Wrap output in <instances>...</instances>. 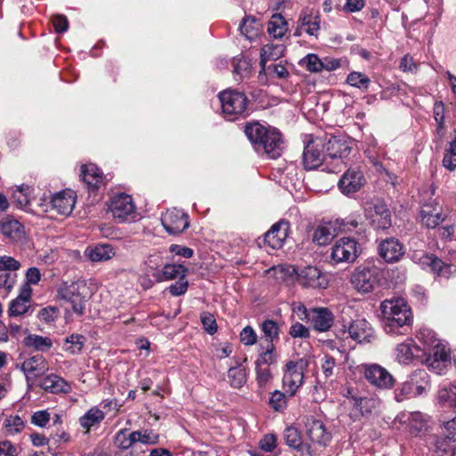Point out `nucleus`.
<instances>
[{
  "instance_id": "nucleus-1",
  "label": "nucleus",
  "mask_w": 456,
  "mask_h": 456,
  "mask_svg": "<svg viewBox=\"0 0 456 456\" xmlns=\"http://www.w3.org/2000/svg\"><path fill=\"white\" fill-rule=\"evenodd\" d=\"M245 134L257 151L265 152L271 159L281 155L284 141L278 129L254 122L246 126Z\"/></svg>"
},
{
  "instance_id": "nucleus-2",
  "label": "nucleus",
  "mask_w": 456,
  "mask_h": 456,
  "mask_svg": "<svg viewBox=\"0 0 456 456\" xmlns=\"http://www.w3.org/2000/svg\"><path fill=\"white\" fill-rule=\"evenodd\" d=\"M380 310L384 317V330L387 334H403L412 322L411 308L403 298L383 301Z\"/></svg>"
},
{
  "instance_id": "nucleus-3",
  "label": "nucleus",
  "mask_w": 456,
  "mask_h": 456,
  "mask_svg": "<svg viewBox=\"0 0 456 456\" xmlns=\"http://www.w3.org/2000/svg\"><path fill=\"white\" fill-rule=\"evenodd\" d=\"M419 339L422 343V361L434 367L435 363L446 362L450 360L449 349L436 338L435 332L423 329L419 331Z\"/></svg>"
},
{
  "instance_id": "nucleus-4",
  "label": "nucleus",
  "mask_w": 456,
  "mask_h": 456,
  "mask_svg": "<svg viewBox=\"0 0 456 456\" xmlns=\"http://www.w3.org/2000/svg\"><path fill=\"white\" fill-rule=\"evenodd\" d=\"M380 276V269L373 263L368 262L354 270L350 282L357 292L367 294L374 291L379 287Z\"/></svg>"
},
{
  "instance_id": "nucleus-5",
  "label": "nucleus",
  "mask_w": 456,
  "mask_h": 456,
  "mask_svg": "<svg viewBox=\"0 0 456 456\" xmlns=\"http://www.w3.org/2000/svg\"><path fill=\"white\" fill-rule=\"evenodd\" d=\"M429 388L430 382L428 372L425 370H417L395 390V399L400 403L421 395Z\"/></svg>"
},
{
  "instance_id": "nucleus-6",
  "label": "nucleus",
  "mask_w": 456,
  "mask_h": 456,
  "mask_svg": "<svg viewBox=\"0 0 456 456\" xmlns=\"http://www.w3.org/2000/svg\"><path fill=\"white\" fill-rule=\"evenodd\" d=\"M222 111L227 120L233 121L248 113V101L243 93L225 90L218 94Z\"/></svg>"
},
{
  "instance_id": "nucleus-7",
  "label": "nucleus",
  "mask_w": 456,
  "mask_h": 456,
  "mask_svg": "<svg viewBox=\"0 0 456 456\" xmlns=\"http://www.w3.org/2000/svg\"><path fill=\"white\" fill-rule=\"evenodd\" d=\"M325 143V152L328 157V162H334V167H329V172L337 173L341 171L344 165L343 159L347 158L352 151V142L341 136H330L328 139H323Z\"/></svg>"
},
{
  "instance_id": "nucleus-8",
  "label": "nucleus",
  "mask_w": 456,
  "mask_h": 456,
  "mask_svg": "<svg viewBox=\"0 0 456 456\" xmlns=\"http://www.w3.org/2000/svg\"><path fill=\"white\" fill-rule=\"evenodd\" d=\"M108 208L113 218L119 223H131L138 217L132 197L126 193L113 196L110 200Z\"/></svg>"
},
{
  "instance_id": "nucleus-9",
  "label": "nucleus",
  "mask_w": 456,
  "mask_h": 456,
  "mask_svg": "<svg viewBox=\"0 0 456 456\" xmlns=\"http://www.w3.org/2000/svg\"><path fill=\"white\" fill-rule=\"evenodd\" d=\"M361 252V246L354 238L342 237L332 246L330 258L336 264L354 263Z\"/></svg>"
},
{
  "instance_id": "nucleus-10",
  "label": "nucleus",
  "mask_w": 456,
  "mask_h": 456,
  "mask_svg": "<svg viewBox=\"0 0 456 456\" xmlns=\"http://www.w3.org/2000/svg\"><path fill=\"white\" fill-rule=\"evenodd\" d=\"M309 361L306 358H301L297 362L289 361L287 362L282 383L286 393H288L289 396H293L302 386L304 370L307 369Z\"/></svg>"
},
{
  "instance_id": "nucleus-11",
  "label": "nucleus",
  "mask_w": 456,
  "mask_h": 456,
  "mask_svg": "<svg viewBox=\"0 0 456 456\" xmlns=\"http://www.w3.org/2000/svg\"><path fill=\"white\" fill-rule=\"evenodd\" d=\"M57 298L70 305L74 314L82 316L85 314L86 299L80 292V285L77 282L70 284L64 282L57 289Z\"/></svg>"
},
{
  "instance_id": "nucleus-12",
  "label": "nucleus",
  "mask_w": 456,
  "mask_h": 456,
  "mask_svg": "<svg viewBox=\"0 0 456 456\" xmlns=\"http://www.w3.org/2000/svg\"><path fill=\"white\" fill-rule=\"evenodd\" d=\"M412 259L423 269L429 268L433 273L443 278H449L456 273V265L446 264L433 254L415 252L412 255Z\"/></svg>"
},
{
  "instance_id": "nucleus-13",
  "label": "nucleus",
  "mask_w": 456,
  "mask_h": 456,
  "mask_svg": "<svg viewBox=\"0 0 456 456\" xmlns=\"http://www.w3.org/2000/svg\"><path fill=\"white\" fill-rule=\"evenodd\" d=\"M324 147V140L321 137L311 140L305 145L303 152V164L305 169H315L322 163L329 165Z\"/></svg>"
},
{
  "instance_id": "nucleus-14",
  "label": "nucleus",
  "mask_w": 456,
  "mask_h": 456,
  "mask_svg": "<svg viewBox=\"0 0 456 456\" xmlns=\"http://www.w3.org/2000/svg\"><path fill=\"white\" fill-rule=\"evenodd\" d=\"M297 281L303 288L324 289L329 281L324 273L316 266L307 265L295 270Z\"/></svg>"
},
{
  "instance_id": "nucleus-15",
  "label": "nucleus",
  "mask_w": 456,
  "mask_h": 456,
  "mask_svg": "<svg viewBox=\"0 0 456 456\" xmlns=\"http://www.w3.org/2000/svg\"><path fill=\"white\" fill-rule=\"evenodd\" d=\"M20 370L26 377L28 386L31 387L37 378L48 371V362L43 355H33L21 362Z\"/></svg>"
},
{
  "instance_id": "nucleus-16",
  "label": "nucleus",
  "mask_w": 456,
  "mask_h": 456,
  "mask_svg": "<svg viewBox=\"0 0 456 456\" xmlns=\"http://www.w3.org/2000/svg\"><path fill=\"white\" fill-rule=\"evenodd\" d=\"M161 224L171 235L182 233L190 225L188 215L176 208L168 209L163 214Z\"/></svg>"
},
{
  "instance_id": "nucleus-17",
  "label": "nucleus",
  "mask_w": 456,
  "mask_h": 456,
  "mask_svg": "<svg viewBox=\"0 0 456 456\" xmlns=\"http://www.w3.org/2000/svg\"><path fill=\"white\" fill-rule=\"evenodd\" d=\"M305 433L312 442L326 446L331 440V434L323 422L312 415L303 417Z\"/></svg>"
},
{
  "instance_id": "nucleus-18",
  "label": "nucleus",
  "mask_w": 456,
  "mask_h": 456,
  "mask_svg": "<svg viewBox=\"0 0 456 456\" xmlns=\"http://www.w3.org/2000/svg\"><path fill=\"white\" fill-rule=\"evenodd\" d=\"M320 16L312 10L304 9L297 21V27L294 32L295 37H300L303 32L309 36L317 37L320 31Z\"/></svg>"
},
{
  "instance_id": "nucleus-19",
  "label": "nucleus",
  "mask_w": 456,
  "mask_h": 456,
  "mask_svg": "<svg viewBox=\"0 0 456 456\" xmlns=\"http://www.w3.org/2000/svg\"><path fill=\"white\" fill-rule=\"evenodd\" d=\"M364 377L371 385L380 389L391 388L395 384L393 376L378 364L365 366Z\"/></svg>"
},
{
  "instance_id": "nucleus-20",
  "label": "nucleus",
  "mask_w": 456,
  "mask_h": 456,
  "mask_svg": "<svg viewBox=\"0 0 456 456\" xmlns=\"http://www.w3.org/2000/svg\"><path fill=\"white\" fill-rule=\"evenodd\" d=\"M364 183V175L358 168H349L341 176L338 185L342 193L349 195L358 191Z\"/></svg>"
},
{
  "instance_id": "nucleus-21",
  "label": "nucleus",
  "mask_w": 456,
  "mask_h": 456,
  "mask_svg": "<svg viewBox=\"0 0 456 456\" xmlns=\"http://www.w3.org/2000/svg\"><path fill=\"white\" fill-rule=\"evenodd\" d=\"M395 355L399 363L409 364L413 359L422 360V347L409 338L395 346Z\"/></svg>"
},
{
  "instance_id": "nucleus-22",
  "label": "nucleus",
  "mask_w": 456,
  "mask_h": 456,
  "mask_svg": "<svg viewBox=\"0 0 456 456\" xmlns=\"http://www.w3.org/2000/svg\"><path fill=\"white\" fill-rule=\"evenodd\" d=\"M289 230V224L288 221H279L265 233V243L273 249L281 248L288 237Z\"/></svg>"
},
{
  "instance_id": "nucleus-23",
  "label": "nucleus",
  "mask_w": 456,
  "mask_h": 456,
  "mask_svg": "<svg viewBox=\"0 0 456 456\" xmlns=\"http://www.w3.org/2000/svg\"><path fill=\"white\" fill-rule=\"evenodd\" d=\"M76 197L72 191H63L54 194L51 200L52 210L61 216H69L73 211Z\"/></svg>"
},
{
  "instance_id": "nucleus-24",
  "label": "nucleus",
  "mask_w": 456,
  "mask_h": 456,
  "mask_svg": "<svg viewBox=\"0 0 456 456\" xmlns=\"http://www.w3.org/2000/svg\"><path fill=\"white\" fill-rule=\"evenodd\" d=\"M379 250L380 256L387 263L397 262L404 255L403 244L395 238L382 240L379 244Z\"/></svg>"
},
{
  "instance_id": "nucleus-25",
  "label": "nucleus",
  "mask_w": 456,
  "mask_h": 456,
  "mask_svg": "<svg viewBox=\"0 0 456 456\" xmlns=\"http://www.w3.org/2000/svg\"><path fill=\"white\" fill-rule=\"evenodd\" d=\"M309 322L313 328L319 332L329 330L334 322L332 312L326 307L311 308Z\"/></svg>"
},
{
  "instance_id": "nucleus-26",
  "label": "nucleus",
  "mask_w": 456,
  "mask_h": 456,
  "mask_svg": "<svg viewBox=\"0 0 456 456\" xmlns=\"http://www.w3.org/2000/svg\"><path fill=\"white\" fill-rule=\"evenodd\" d=\"M0 232L12 240H21L25 235L23 225L11 216H0Z\"/></svg>"
},
{
  "instance_id": "nucleus-27",
  "label": "nucleus",
  "mask_w": 456,
  "mask_h": 456,
  "mask_svg": "<svg viewBox=\"0 0 456 456\" xmlns=\"http://www.w3.org/2000/svg\"><path fill=\"white\" fill-rule=\"evenodd\" d=\"M38 386L51 394H69L71 392V386L64 379L54 373L45 376L40 380Z\"/></svg>"
},
{
  "instance_id": "nucleus-28",
  "label": "nucleus",
  "mask_w": 456,
  "mask_h": 456,
  "mask_svg": "<svg viewBox=\"0 0 456 456\" xmlns=\"http://www.w3.org/2000/svg\"><path fill=\"white\" fill-rule=\"evenodd\" d=\"M348 333L359 343L370 342L373 338V329L365 319L354 320L348 327Z\"/></svg>"
},
{
  "instance_id": "nucleus-29",
  "label": "nucleus",
  "mask_w": 456,
  "mask_h": 456,
  "mask_svg": "<svg viewBox=\"0 0 456 456\" xmlns=\"http://www.w3.org/2000/svg\"><path fill=\"white\" fill-rule=\"evenodd\" d=\"M350 403L354 410L359 411L362 417H369L378 411L380 406V400L375 397L352 395Z\"/></svg>"
},
{
  "instance_id": "nucleus-30",
  "label": "nucleus",
  "mask_w": 456,
  "mask_h": 456,
  "mask_svg": "<svg viewBox=\"0 0 456 456\" xmlns=\"http://www.w3.org/2000/svg\"><path fill=\"white\" fill-rule=\"evenodd\" d=\"M188 268L181 264H165L161 271L152 273L151 275L154 277L156 281L161 282L164 281H169L175 278L186 277Z\"/></svg>"
},
{
  "instance_id": "nucleus-31",
  "label": "nucleus",
  "mask_w": 456,
  "mask_h": 456,
  "mask_svg": "<svg viewBox=\"0 0 456 456\" xmlns=\"http://www.w3.org/2000/svg\"><path fill=\"white\" fill-rule=\"evenodd\" d=\"M81 176L91 191H96L103 184L102 173L94 164L83 165L81 167Z\"/></svg>"
},
{
  "instance_id": "nucleus-32",
  "label": "nucleus",
  "mask_w": 456,
  "mask_h": 456,
  "mask_svg": "<svg viewBox=\"0 0 456 456\" xmlns=\"http://www.w3.org/2000/svg\"><path fill=\"white\" fill-rule=\"evenodd\" d=\"M85 255L93 262H103L115 256V248L110 244H97L87 248Z\"/></svg>"
},
{
  "instance_id": "nucleus-33",
  "label": "nucleus",
  "mask_w": 456,
  "mask_h": 456,
  "mask_svg": "<svg viewBox=\"0 0 456 456\" xmlns=\"http://www.w3.org/2000/svg\"><path fill=\"white\" fill-rule=\"evenodd\" d=\"M240 31L248 41L256 39L263 31V26L259 20L252 16H246L240 25Z\"/></svg>"
},
{
  "instance_id": "nucleus-34",
  "label": "nucleus",
  "mask_w": 456,
  "mask_h": 456,
  "mask_svg": "<svg viewBox=\"0 0 456 456\" xmlns=\"http://www.w3.org/2000/svg\"><path fill=\"white\" fill-rule=\"evenodd\" d=\"M372 223L377 229L385 230L391 226V214L386 204L379 202L374 205Z\"/></svg>"
},
{
  "instance_id": "nucleus-35",
  "label": "nucleus",
  "mask_w": 456,
  "mask_h": 456,
  "mask_svg": "<svg viewBox=\"0 0 456 456\" xmlns=\"http://www.w3.org/2000/svg\"><path fill=\"white\" fill-rule=\"evenodd\" d=\"M285 51V46L282 44H268L263 46L260 55V66L263 70H265V65L269 61H276L280 59Z\"/></svg>"
},
{
  "instance_id": "nucleus-36",
  "label": "nucleus",
  "mask_w": 456,
  "mask_h": 456,
  "mask_svg": "<svg viewBox=\"0 0 456 456\" xmlns=\"http://www.w3.org/2000/svg\"><path fill=\"white\" fill-rule=\"evenodd\" d=\"M421 223L428 228H436L443 221L444 217L437 208L425 206L420 210Z\"/></svg>"
},
{
  "instance_id": "nucleus-37",
  "label": "nucleus",
  "mask_w": 456,
  "mask_h": 456,
  "mask_svg": "<svg viewBox=\"0 0 456 456\" xmlns=\"http://www.w3.org/2000/svg\"><path fill=\"white\" fill-rule=\"evenodd\" d=\"M104 418L105 413L102 411L97 407H93L79 418V424L88 431L92 427L102 422Z\"/></svg>"
},
{
  "instance_id": "nucleus-38",
  "label": "nucleus",
  "mask_w": 456,
  "mask_h": 456,
  "mask_svg": "<svg viewBox=\"0 0 456 456\" xmlns=\"http://www.w3.org/2000/svg\"><path fill=\"white\" fill-rule=\"evenodd\" d=\"M288 30V24L279 14L273 15L268 22L267 31L273 38H281Z\"/></svg>"
},
{
  "instance_id": "nucleus-39",
  "label": "nucleus",
  "mask_w": 456,
  "mask_h": 456,
  "mask_svg": "<svg viewBox=\"0 0 456 456\" xmlns=\"http://www.w3.org/2000/svg\"><path fill=\"white\" fill-rule=\"evenodd\" d=\"M24 345L37 351L46 352L53 346L52 339L36 334H29L24 338Z\"/></svg>"
},
{
  "instance_id": "nucleus-40",
  "label": "nucleus",
  "mask_w": 456,
  "mask_h": 456,
  "mask_svg": "<svg viewBox=\"0 0 456 456\" xmlns=\"http://www.w3.org/2000/svg\"><path fill=\"white\" fill-rule=\"evenodd\" d=\"M86 341L85 336L73 333L65 338L63 349L71 354H78L82 352Z\"/></svg>"
},
{
  "instance_id": "nucleus-41",
  "label": "nucleus",
  "mask_w": 456,
  "mask_h": 456,
  "mask_svg": "<svg viewBox=\"0 0 456 456\" xmlns=\"http://www.w3.org/2000/svg\"><path fill=\"white\" fill-rule=\"evenodd\" d=\"M228 381L233 388H241L247 381L246 369L241 366L231 367L227 373Z\"/></svg>"
},
{
  "instance_id": "nucleus-42",
  "label": "nucleus",
  "mask_w": 456,
  "mask_h": 456,
  "mask_svg": "<svg viewBox=\"0 0 456 456\" xmlns=\"http://www.w3.org/2000/svg\"><path fill=\"white\" fill-rule=\"evenodd\" d=\"M428 419L419 411L411 412L409 417V428L411 434L415 436L425 431L428 428Z\"/></svg>"
},
{
  "instance_id": "nucleus-43",
  "label": "nucleus",
  "mask_w": 456,
  "mask_h": 456,
  "mask_svg": "<svg viewBox=\"0 0 456 456\" xmlns=\"http://www.w3.org/2000/svg\"><path fill=\"white\" fill-rule=\"evenodd\" d=\"M334 236V230L330 225H319L314 231L313 241L322 246L328 244Z\"/></svg>"
},
{
  "instance_id": "nucleus-44",
  "label": "nucleus",
  "mask_w": 456,
  "mask_h": 456,
  "mask_svg": "<svg viewBox=\"0 0 456 456\" xmlns=\"http://www.w3.org/2000/svg\"><path fill=\"white\" fill-rule=\"evenodd\" d=\"M320 368L326 379L337 375L338 367L335 357L330 354H323L320 359Z\"/></svg>"
},
{
  "instance_id": "nucleus-45",
  "label": "nucleus",
  "mask_w": 456,
  "mask_h": 456,
  "mask_svg": "<svg viewBox=\"0 0 456 456\" xmlns=\"http://www.w3.org/2000/svg\"><path fill=\"white\" fill-rule=\"evenodd\" d=\"M453 440L444 437H436L435 440V452L437 456H454L455 447Z\"/></svg>"
},
{
  "instance_id": "nucleus-46",
  "label": "nucleus",
  "mask_w": 456,
  "mask_h": 456,
  "mask_svg": "<svg viewBox=\"0 0 456 456\" xmlns=\"http://www.w3.org/2000/svg\"><path fill=\"white\" fill-rule=\"evenodd\" d=\"M265 74L269 77H273L277 78H286L289 77V71L285 65L281 62L280 63H271L269 65H265V70L259 71V75Z\"/></svg>"
},
{
  "instance_id": "nucleus-47",
  "label": "nucleus",
  "mask_w": 456,
  "mask_h": 456,
  "mask_svg": "<svg viewBox=\"0 0 456 456\" xmlns=\"http://www.w3.org/2000/svg\"><path fill=\"white\" fill-rule=\"evenodd\" d=\"M277 354L274 351V346L273 343L267 344L265 351L261 353L255 362V365H272L277 361Z\"/></svg>"
},
{
  "instance_id": "nucleus-48",
  "label": "nucleus",
  "mask_w": 456,
  "mask_h": 456,
  "mask_svg": "<svg viewBox=\"0 0 456 456\" xmlns=\"http://www.w3.org/2000/svg\"><path fill=\"white\" fill-rule=\"evenodd\" d=\"M132 439L135 440V443L140 442L144 444H155L159 442V435L148 429L134 431L132 432Z\"/></svg>"
},
{
  "instance_id": "nucleus-49",
  "label": "nucleus",
  "mask_w": 456,
  "mask_h": 456,
  "mask_svg": "<svg viewBox=\"0 0 456 456\" xmlns=\"http://www.w3.org/2000/svg\"><path fill=\"white\" fill-rule=\"evenodd\" d=\"M346 81L350 86L359 89H367L370 82L366 75L356 71L351 72L347 76Z\"/></svg>"
},
{
  "instance_id": "nucleus-50",
  "label": "nucleus",
  "mask_w": 456,
  "mask_h": 456,
  "mask_svg": "<svg viewBox=\"0 0 456 456\" xmlns=\"http://www.w3.org/2000/svg\"><path fill=\"white\" fill-rule=\"evenodd\" d=\"M4 426L8 434L13 435L22 430L24 421L18 415H10L5 419Z\"/></svg>"
},
{
  "instance_id": "nucleus-51",
  "label": "nucleus",
  "mask_w": 456,
  "mask_h": 456,
  "mask_svg": "<svg viewBox=\"0 0 456 456\" xmlns=\"http://www.w3.org/2000/svg\"><path fill=\"white\" fill-rule=\"evenodd\" d=\"M301 62L310 72L318 73L323 71L322 59H320L317 54L309 53L301 61Z\"/></svg>"
},
{
  "instance_id": "nucleus-52",
  "label": "nucleus",
  "mask_w": 456,
  "mask_h": 456,
  "mask_svg": "<svg viewBox=\"0 0 456 456\" xmlns=\"http://www.w3.org/2000/svg\"><path fill=\"white\" fill-rule=\"evenodd\" d=\"M262 330L266 336L267 344L273 343V339L279 338V326L273 320H266L262 323Z\"/></svg>"
},
{
  "instance_id": "nucleus-53",
  "label": "nucleus",
  "mask_w": 456,
  "mask_h": 456,
  "mask_svg": "<svg viewBox=\"0 0 456 456\" xmlns=\"http://www.w3.org/2000/svg\"><path fill=\"white\" fill-rule=\"evenodd\" d=\"M284 439L286 444L290 447L297 449L301 445V436L297 428L294 427H288L284 430Z\"/></svg>"
},
{
  "instance_id": "nucleus-54",
  "label": "nucleus",
  "mask_w": 456,
  "mask_h": 456,
  "mask_svg": "<svg viewBox=\"0 0 456 456\" xmlns=\"http://www.w3.org/2000/svg\"><path fill=\"white\" fill-rule=\"evenodd\" d=\"M269 405L275 411H283L287 406V398L284 393L275 390L269 398Z\"/></svg>"
},
{
  "instance_id": "nucleus-55",
  "label": "nucleus",
  "mask_w": 456,
  "mask_h": 456,
  "mask_svg": "<svg viewBox=\"0 0 456 456\" xmlns=\"http://www.w3.org/2000/svg\"><path fill=\"white\" fill-rule=\"evenodd\" d=\"M134 444H135V440L132 439V433H126V430L122 429L119 430L115 436V444L121 449H128Z\"/></svg>"
},
{
  "instance_id": "nucleus-56",
  "label": "nucleus",
  "mask_w": 456,
  "mask_h": 456,
  "mask_svg": "<svg viewBox=\"0 0 456 456\" xmlns=\"http://www.w3.org/2000/svg\"><path fill=\"white\" fill-rule=\"evenodd\" d=\"M256 382L259 387H264L269 383L273 378L271 370L268 367L256 365Z\"/></svg>"
},
{
  "instance_id": "nucleus-57",
  "label": "nucleus",
  "mask_w": 456,
  "mask_h": 456,
  "mask_svg": "<svg viewBox=\"0 0 456 456\" xmlns=\"http://www.w3.org/2000/svg\"><path fill=\"white\" fill-rule=\"evenodd\" d=\"M443 164L444 167L449 170H453L456 167V142H452L450 149L445 152Z\"/></svg>"
},
{
  "instance_id": "nucleus-58",
  "label": "nucleus",
  "mask_w": 456,
  "mask_h": 456,
  "mask_svg": "<svg viewBox=\"0 0 456 456\" xmlns=\"http://www.w3.org/2000/svg\"><path fill=\"white\" fill-rule=\"evenodd\" d=\"M29 305L24 299H14L9 307V314L11 316H20L28 310Z\"/></svg>"
},
{
  "instance_id": "nucleus-59",
  "label": "nucleus",
  "mask_w": 456,
  "mask_h": 456,
  "mask_svg": "<svg viewBox=\"0 0 456 456\" xmlns=\"http://www.w3.org/2000/svg\"><path fill=\"white\" fill-rule=\"evenodd\" d=\"M20 263L9 256H0V271L15 272L20 268Z\"/></svg>"
},
{
  "instance_id": "nucleus-60",
  "label": "nucleus",
  "mask_w": 456,
  "mask_h": 456,
  "mask_svg": "<svg viewBox=\"0 0 456 456\" xmlns=\"http://www.w3.org/2000/svg\"><path fill=\"white\" fill-rule=\"evenodd\" d=\"M188 286L189 283L186 277L182 276L177 281L169 286L168 290L172 296L179 297L187 291Z\"/></svg>"
},
{
  "instance_id": "nucleus-61",
  "label": "nucleus",
  "mask_w": 456,
  "mask_h": 456,
  "mask_svg": "<svg viewBox=\"0 0 456 456\" xmlns=\"http://www.w3.org/2000/svg\"><path fill=\"white\" fill-rule=\"evenodd\" d=\"M289 333L294 338H308L310 337L308 328L298 322L290 326Z\"/></svg>"
},
{
  "instance_id": "nucleus-62",
  "label": "nucleus",
  "mask_w": 456,
  "mask_h": 456,
  "mask_svg": "<svg viewBox=\"0 0 456 456\" xmlns=\"http://www.w3.org/2000/svg\"><path fill=\"white\" fill-rule=\"evenodd\" d=\"M145 265L149 271H152V273H156L159 270V267L163 265V257L159 253H154L150 255L145 261Z\"/></svg>"
},
{
  "instance_id": "nucleus-63",
  "label": "nucleus",
  "mask_w": 456,
  "mask_h": 456,
  "mask_svg": "<svg viewBox=\"0 0 456 456\" xmlns=\"http://www.w3.org/2000/svg\"><path fill=\"white\" fill-rule=\"evenodd\" d=\"M399 68L403 72L416 73L418 70V64L410 54H405L400 61Z\"/></svg>"
},
{
  "instance_id": "nucleus-64",
  "label": "nucleus",
  "mask_w": 456,
  "mask_h": 456,
  "mask_svg": "<svg viewBox=\"0 0 456 456\" xmlns=\"http://www.w3.org/2000/svg\"><path fill=\"white\" fill-rule=\"evenodd\" d=\"M240 338L245 346H252L256 342V334L250 326H247L241 330Z\"/></svg>"
}]
</instances>
